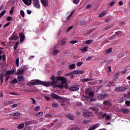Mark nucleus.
<instances>
[{"instance_id":"nucleus-16","label":"nucleus","mask_w":130,"mask_h":130,"mask_svg":"<svg viewBox=\"0 0 130 130\" xmlns=\"http://www.w3.org/2000/svg\"><path fill=\"white\" fill-rule=\"evenodd\" d=\"M114 91H117V92H124V88L120 87L116 88Z\"/></svg>"},{"instance_id":"nucleus-14","label":"nucleus","mask_w":130,"mask_h":130,"mask_svg":"<svg viewBox=\"0 0 130 130\" xmlns=\"http://www.w3.org/2000/svg\"><path fill=\"white\" fill-rule=\"evenodd\" d=\"M99 125H100V124L97 123V124L94 125L93 126L89 127L88 130L96 129V128H97V127H99Z\"/></svg>"},{"instance_id":"nucleus-57","label":"nucleus","mask_w":130,"mask_h":130,"mask_svg":"<svg viewBox=\"0 0 130 130\" xmlns=\"http://www.w3.org/2000/svg\"><path fill=\"white\" fill-rule=\"evenodd\" d=\"M18 106V104H14L13 105H12L11 108H15Z\"/></svg>"},{"instance_id":"nucleus-11","label":"nucleus","mask_w":130,"mask_h":130,"mask_svg":"<svg viewBox=\"0 0 130 130\" xmlns=\"http://www.w3.org/2000/svg\"><path fill=\"white\" fill-rule=\"evenodd\" d=\"M5 76L6 75L4 73L0 74L1 85H3V83H4V78H5Z\"/></svg>"},{"instance_id":"nucleus-51","label":"nucleus","mask_w":130,"mask_h":130,"mask_svg":"<svg viewBox=\"0 0 130 130\" xmlns=\"http://www.w3.org/2000/svg\"><path fill=\"white\" fill-rule=\"evenodd\" d=\"M6 78H5V82H8V81L9 80V79L10 78V76L9 75H6Z\"/></svg>"},{"instance_id":"nucleus-9","label":"nucleus","mask_w":130,"mask_h":130,"mask_svg":"<svg viewBox=\"0 0 130 130\" xmlns=\"http://www.w3.org/2000/svg\"><path fill=\"white\" fill-rule=\"evenodd\" d=\"M85 71L83 70H76L73 72L74 75H83Z\"/></svg>"},{"instance_id":"nucleus-44","label":"nucleus","mask_w":130,"mask_h":130,"mask_svg":"<svg viewBox=\"0 0 130 130\" xmlns=\"http://www.w3.org/2000/svg\"><path fill=\"white\" fill-rule=\"evenodd\" d=\"M125 104L126 106H130V101H125Z\"/></svg>"},{"instance_id":"nucleus-58","label":"nucleus","mask_w":130,"mask_h":130,"mask_svg":"<svg viewBox=\"0 0 130 130\" xmlns=\"http://www.w3.org/2000/svg\"><path fill=\"white\" fill-rule=\"evenodd\" d=\"M10 24H11L10 22H8L5 25H4L3 27L6 28V27H8V26H10Z\"/></svg>"},{"instance_id":"nucleus-26","label":"nucleus","mask_w":130,"mask_h":130,"mask_svg":"<svg viewBox=\"0 0 130 130\" xmlns=\"http://www.w3.org/2000/svg\"><path fill=\"white\" fill-rule=\"evenodd\" d=\"M24 126H25V124L22 123L20 124L18 126L17 128H18V129H22V128H24Z\"/></svg>"},{"instance_id":"nucleus-36","label":"nucleus","mask_w":130,"mask_h":130,"mask_svg":"<svg viewBox=\"0 0 130 130\" xmlns=\"http://www.w3.org/2000/svg\"><path fill=\"white\" fill-rule=\"evenodd\" d=\"M12 84H17L18 83V80L16 78H14L11 82Z\"/></svg>"},{"instance_id":"nucleus-20","label":"nucleus","mask_w":130,"mask_h":130,"mask_svg":"<svg viewBox=\"0 0 130 130\" xmlns=\"http://www.w3.org/2000/svg\"><path fill=\"white\" fill-rule=\"evenodd\" d=\"M79 87H72L69 88V91H79Z\"/></svg>"},{"instance_id":"nucleus-8","label":"nucleus","mask_w":130,"mask_h":130,"mask_svg":"<svg viewBox=\"0 0 130 130\" xmlns=\"http://www.w3.org/2000/svg\"><path fill=\"white\" fill-rule=\"evenodd\" d=\"M92 115H93V113L91 112L88 111L83 112V115L85 117H89L91 116Z\"/></svg>"},{"instance_id":"nucleus-45","label":"nucleus","mask_w":130,"mask_h":130,"mask_svg":"<svg viewBox=\"0 0 130 130\" xmlns=\"http://www.w3.org/2000/svg\"><path fill=\"white\" fill-rule=\"evenodd\" d=\"M20 15L23 17H25V12H24V11H23V10L20 11Z\"/></svg>"},{"instance_id":"nucleus-21","label":"nucleus","mask_w":130,"mask_h":130,"mask_svg":"<svg viewBox=\"0 0 130 130\" xmlns=\"http://www.w3.org/2000/svg\"><path fill=\"white\" fill-rule=\"evenodd\" d=\"M20 69H21L23 73H25V71H27V70H28V66H23L20 68Z\"/></svg>"},{"instance_id":"nucleus-6","label":"nucleus","mask_w":130,"mask_h":130,"mask_svg":"<svg viewBox=\"0 0 130 130\" xmlns=\"http://www.w3.org/2000/svg\"><path fill=\"white\" fill-rule=\"evenodd\" d=\"M108 95V94H98L97 98L98 99H99V100H103V99H105V98H106V97H107Z\"/></svg>"},{"instance_id":"nucleus-13","label":"nucleus","mask_w":130,"mask_h":130,"mask_svg":"<svg viewBox=\"0 0 130 130\" xmlns=\"http://www.w3.org/2000/svg\"><path fill=\"white\" fill-rule=\"evenodd\" d=\"M19 39V36L16 35H12L9 38V40H18Z\"/></svg>"},{"instance_id":"nucleus-59","label":"nucleus","mask_w":130,"mask_h":130,"mask_svg":"<svg viewBox=\"0 0 130 130\" xmlns=\"http://www.w3.org/2000/svg\"><path fill=\"white\" fill-rule=\"evenodd\" d=\"M66 84L64 85V86H63V88H64V89H66V90H68V89L69 88V85H68V84L66 83Z\"/></svg>"},{"instance_id":"nucleus-61","label":"nucleus","mask_w":130,"mask_h":130,"mask_svg":"<svg viewBox=\"0 0 130 130\" xmlns=\"http://www.w3.org/2000/svg\"><path fill=\"white\" fill-rule=\"evenodd\" d=\"M6 55L5 54H3L2 56V59L3 60H4V61H5V60H6Z\"/></svg>"},{"instance_id":"nucleus-32","label":"nucleus","mask_w":130,"mask_h":130,"mask_svg":"<svg viewBox=\"0 0 130 130\" xmlns=\"http://www.w3.org/2000/svg\"><path fill=\"white\" fill-rule=\"evenodd\" d=\"M67 117L69 119H71V120H74V116L72 115H68Z\"/></svg>"},{"instance_id":"nucleus-64","label":"nucleus","mask_w":130,"mask_h":130,"mask_svg":"<svg viewBox=\"0 0 130 130\" xmlns=\"http://www.w3.org/2000/svg\"><path fill=\"white\" fill-rule=\"evenodd\" d=\"M31 129V127L30 126H27L24 128V130H30Z\"/></svg>"},{"instance_id":"nucleus-40","label":"nucleus","mask_w":130,"mask_h":130,"mask_svg":"<svg viewBox=\"0 0 130 130\" xmlns=\"http://www.w3.org/2000/svg\"><path fill=\"white\" fill-rule=\"evenodd\" d=\"M43 115V113L42 112H40L37 113L36 116L40 117Z\"/></svg>"},{"instance_id":"nucleus-50","label":"nucleus","mask_w":130,"mask_h":130,"mask_svg":"<svg viewBox=\"0 0 130 130\" xmlns=\"http://www.w3.org/2000/svg\"><path fill=\"white\" fill-rule=\"evenodd\" d=\"M40 109V106H37L35 108V111H38Z\"/></svg>"},{"instance_id":"nucleus-48","label":"nucleus","mask_w":130,"mask_h":130,"mask_svg":"<svg viewBox=\"0 0 130 130\" xmlns=\"http://www.w3.org/2000/svg\"><path fill=\"white\" fill-rule=\"evenodd\" d=\"M124 56V53H120L119 54V58H121V57H123Z\"/></svg>"},{"instance_id":"nucleus-62","label":"nucleus","mask_w":130,"mask_h":130,"mask_svg":"<svg viewBox=\"0 0 130 130\" xmlns=\"http://www.w3.org/2000/svg\"><path fill=\"white\" fill-rule=\"evenodd\" d=\"M7 21H12V17L11 16L7 17Z\"/></svg>"},{"instance_id":"nucleus-5","label":"nucleus","mask_w":130,"mask_h":130,"mask_svg":"<svg viewBox=\"0 0 130 130\" xmlns=\"http://www.w3.org/2000/svg\"><path fill=\"white\" fill-rule=\"evenodd\" d=\"M51 96L53 99H55L56 100H61L62 99V97L54 93H51Z\"/></svg>"},{"instance_id":"nucleus-31","label":"nucleus","mask_w":130,"mask_h":130,"mask_svg":"<svg viewBox=\"0 0 130 130\" xmlns=\"http://www.w3.org/2000/svg\"><path fill=\"white\" fill-rule=\"evenodd\" d=\"M69 69H70V70H74V69H76V64L74 63L70 65Z\"/></svg>"},{"instance_id":"nucleus-52","label":"nucleus","mask_w":130,"mask_h":130,"mask_svg":"<svg viewBox=\"0 0 130 130\" xmlns=\"http://www.w3.org/2000/svg\"><path fill=\"white\" fill-rule=\"evenodd\" d=\"M83 62H78L77 63V67H81V66H82V64H83Z\"/></svg>"},{"instance_id":"nucleus-23","label":"nucleus","mask_w":130,"mask_h":130,"mask_svg":"<svg viewBox=\"0 0 130 130\" xmlns=\"http://www.w3.org/2000/svg\"><path fill=\"white\" fill-rule=\"evenodd\" d=\"M121 111L125 114H126V113H129V111H128L127 109L123 108L121 110Z\"/></svg>"},{"instance_id":"nucleus-53","label":"nucleus","mask_w":130,"mask_h":130,"mask_svg":"<svg viewBox=\"0 0 130 130\" xmlns=\"http://www.w3.org/2000/svg\"><path fill=\"white\" fill-rule=\"evenodd\" d=\"M57 87H58V88H60V89H63V85L62 84H59Z\"/></svg>"},{"instance_id":"nucleus-60","label":"nucleus","mask_w":130,"mask_h":130,"mask_svg":"<svg viewBox=\"0 0 130 130\" xmlns=\"http://www.w3.org/2000/svg\"><path fill=\"white\" fill-rule=\"evenodd\" d=\"M52 107H58V105L57 104H52Z\"/></svg>"},{"instance_id":"nucleus-19","label":"nucleus","mask_w":130,"mask_h":130,"mask_svg":"<svg viewBox=\"0 0 130 130\" xmlns=\"http://www.w3.org/2000/svg\"><path fill=\"white\" fill-rule=\"evenodd\" d=\"M59 51L58 49H54L52 51V53H53V56H56L57 54H58L59 53Z\"/></svg>"},{"instance_id":"nucleus-25","label":"nucleus","mask_w":130,"mask_h":130,"mask_svg":"<svg viewBox=\"0 0 130 130\" xmlns=\"http://www.w3.org/2000/svg\"><path fill=\"white\" fill-rule=\"evenodd\" d=\"M103 104L104 105L108 106L109 105H111V103H110L109 101H105L103 102Z\"/></svg>"},{"instance_id":"nucleus-1","label":"nucleus","mask_w":130,"mask_h":130,"mask_svg":"<svg viewBox=\"0 0 130 130\" xmlns=\"http://www.w3.org/2000/svg\"><path fill=\"white\" fill-rule=\"evenodd\" d=\"M53 82L47 83L44 81H41L39 80H37L34 82H29L27 83L28 86H34V85H42L43 86H50V84H53Z\"/></svg>"},{"instance_id":"nucleus-63","label":"nucleus","mask_w":130,"mask_h":130,"mask_svg":"<svg viewBox=\"0 0 130 130\" xmlns=\"http://www.w3.org/2000/svg\"><path fill=\"white\" fill-rule=\"evenodd\" d=\"M72 130H80V128L78 127H74L72 128Z\"/></svg>"},{"instance_id":"nucleus-35","label":"nucleus","mask_w":130,"mask_h":130,"mask_svg":"<svg viewBox=\"0 0 130 130\" xmlns=\"http://www.w3.org/2000/svg\"><path fill=\"white\" fill-rule=\"evenodd\" d=\"M80 1H81V0H73V3L75 5H78L79 4V3H80Z\"/></svg>"},{"instance_id":"nucleus-17","label":"nucleus","mask_w":130,"mask_h":130,"mask_svg":"<svg viewBox=\"0 0 130 130\" xmlns=\"http://www.w3.org/2000/svg\"><path fill=\"white\" fill-rule=\"evenodd\" d=\"M15 73V70H8L6 72V76H9V75H13Z\"/></svg>"},{"instance_id":"nucleus-38","label":"nucleus","mask_w":130,"mask_h":130,"mask_svg":"<svg viewBox=\"0 0 130 130\" xmlns=\"http://www.w3.org/2000/svg\"><path fill=\"white\" fill-rule=\"evenodd\" d=\"M115 38H116V36L115 35H114L110 37L109 40H113V39H115Z\"/></svg>"},{"instance_id":"nucleus-4","label":"nucleus","mask_w":130,"mask_h":130,"mask_svg":"<svg viewBox=\"0 0 130 130\" xmlns=\"http://www.w3.org/2000/svg\"><path fill=\"white\" fill-rule=\"evenodd\" d=\"M56 80L57 81H60L61 82V84H67V79H66V77L58 76L56 77Z\"/></svg>"},{"instance_id":"nucleus-10","label":"nucleus","mask_w":130,"mask_h":130,"mask_svg":"<svg viewBox=\"0 0 130 130\" xmlns=\"http://www.w3.org/2000/svg\"><path fill=\"white\" fill-rule=\"evenodd\" d=\"M23 3L26 5V6H31L32 4V0H22Z\"/></svg>"},{"instance_id":"nucleus-34","label":"nucleus","mask_w":130,"mask_h":130,"mask_svg":"<svg viewBox=\"0 0 130 130\" xmlns=\"http://www.w3.org/2000/svg\"><path fill=\"white\" fill-rule=\"evenodd\" d=\"M15 8L14 7H12L11 9V10H10L9 12V14L10 15H12L13 13H14V10Z\"/></svg>"},{"instance_id":"nucleus-28","label":"nucleus","mask_w":130,"mask_h":130,"mask_svg":"<svg viewBox=\"0 0 130 130\" xmlns=\"http://www.w3.org/2000/svg\"><path fill=\"white\" fill-rule=\"evenodd\" d=\"M24 74V72L20 69H19L17 72V75H23Z\"/></svg>"},{"instance_id":"nucleus-49","label":"nucleus","mask_w":130,"mask_h":130,"mask_svg":"<svg viewBox=\"0 0 130 130\" xmlns=\"http://www.w3.org/2000/svg\"><path fill=\"white\" fill-rule=\"evenodd\" d=\"M124 96L125 98H126L127 99H129L130 98V95L128 94H124Z\"/></svg>"},{"instance_id":"nucleus-30","label":"nucleus","mask_w":130,"mask_h":130,"mask_svg":"<svg viewBox=\"0 0 130 130\" xmlns=\"http://www.w3.org/2000/svg\"><path fill=\"white\" fill-rule=\"evenodd\" d=\"M111 52H112V48H109L105 51L106 54H109V53H111Z\"/></svg>"},{"instance_id":"nucleus-41","label":"nucleus","mask_w":130,"mask_h":130,"mask_svg":"<svg viewBox=\"0 0 130 130\" xmlns=\"http://www.w3.org/2000/svg\"><path fill=\"white\" fill-rule=\"evenodd\" d=\"M89 96H90V97H94V92H92V91H90L88 93Z\"/></svg>"},{"instance_id":"nucleus-24","label":"nucleus","mask_w":130,"mask_h":130,"mask_svg":"<svg viewBox=\"0 0 130 130\" xmlns=\"http://www.w3.org/2000/svg\"><path fill=\"white\" fill-rule=\"evenodd\" d=\"M25 79H24V77L23 76H18L17 77V81L19 82H23V81H24Z\"/></svg>"},{"instance_id":"nucleus-3","label":"nucleus","mask_w":130,"mask_h":130,"mask_svg":"<svg viewBox=\"0 0 130 130\" xmlns=\"http://www.w3.org/2000/svg\"><path fill=\"white\" fill-rule=\"evenodd\" d=\"M32 5L36 9L39 10L41 8L39 0H32Z\"/></svg>"},{"instance_id":"nucleus-2","label":"nucleus","mask_w":130,"mask_h":130,"mask_svg":"<svg viewBox=\"0 0 130 130\" xmlns=\"http://www.w3.org/2000/svg\"><path fill=\"white\" fill-rule=\"evenodd\" d=\"M50 79H51V80L52 81H51V82H46L45 81V82L46 83H52L53 82V83H50V85L49 86H45V87H50V86H53L54 85H55L56 83H57V80L56 79L55 80V76L54 75H52L50 77Z\"/></svg>"},{"instance_id":"nucleus-54","label":"nucleus","mask_w":130,"mask_h":130,"mask_svg":"<svg viewBox=\"0 0 130 130\" xmlns=\"http://www.w3.org/2000/svg\"><path fill=\"white\" fill-rule=\"evenodd\" d=\"M114 4H115V2L113 1L112 2H111L110 4H109V7H113V5H114Z\"/></svg>"},{"instance_id":"nucleus-12","label":"nucleus","mask_w":130,"mask_h":130,"mask_svg":"<svg viewBox=\"0 0 130 130\" xmlns=\"http://www.w3.org/2000/svg\"><path fill=\"white\" fill-rule=\"evenodd\" d=\"M41 3L43 7H47L48 6V0H41Z\"/></svg>"},{"instance_id":"nucleus-37","label":"nucleus","mask_w":130,"mask_h":130,"mask_svg":"<svg viewBox=\"0 0 130 130\" xmlns=\"http://www.w3.org/2000/svg\"><path fill=\"white\" fill-rule=\"evenodd\" d=\"M73 74H74L73 73V72H70V73H67V74H64V76L65 77H70V76H72V75H73Z\"/></svg>"},{"instance_id":"nucleus-39","label":"nucleus","mask_w":130,"mask_h":130,"mask_svg":"<svg viewBox=\"0 0 130 130\" xmlns=\"http://www.w3.org/2000/svg\"><path fill=\"white\" fill-rule=\"evenodd\" d=\"M90 120H84L83 123L84 124H87V123H90Z\"/></svg>"},{"instance_id":"nucleus-29","label":"nucleus","mask_w":130,"mask_h":130,"mask_svg":"<svg viewBox=\"0 0 130 130\" xmlns=\"http://www.w3.org/2000/svg\"><path fill=\"white\" fill-rule=\"evenodd\" d=\"M93 41L92 40H88L85 41V43L87 45L92 44L93 43Z\"/></svg>"},{"instance_id":"nucleus-55","label":"nucleus","mask_w":130,"mask_h":130,"mask_svg":"<svg viewBox=\"0 0 130 130\" xmlns=\"http://www.w3.org/2000/svg\"><path fill=\"white\" fill-rule=\"evenodd\" d=\"M16 66L17 67V68H19V58L16 59Z\"/></svg>"},{"instance_id":"nucleus-27","label":"nucleus","mask_w":130,"mask_h":130,"mask_svg":"<svg viewBox=\"0 0 130 130\" xmlns=\"http://www.w3.org/2000/svg\"><path fill=\"white\" fill-rule=\"evenodd\" d=\"M105 15H106V11H103L99 14V17L100 18H102L103 17H104Z\"/></svg>"},{"instance_id":"nucleus-33","label":"nucleus","mask_w":130,"mask_h":130,"mask_svg":"<svg viewBox=\"0 0 130 130\" xmlns=\"http://www.w3.org/2000/svg\"><path fill=\"white\" fill-rule=\"evenodd\" d=\"M81 51H82V52H85L86 51H88V47H85L81 49Z\"/></svg>"},{"instance_id":"nucleus-46","label":"nucleus","mask_w":130,"mask_h":130,"mask_svg":"<svg viewBox=\"0 0 130 130\" xmlns=\"http://www.w3.org/2000/svg\"><path fill=\"white\" fill-rule=\"evenodd\" d=\"M32 124V121H26L25 122V125H30Z\"/></svg>"},{"instance_id":"nucleus-15","label":"nucleus","mask_w":130,"mask_h":130,"mask_svg":"<svg viewBox=\"0 0 130 130\" xmlns=\"http://www.w3.org/2000/svg\"><path fill=\"white\" fill-rule=\"evenodd\" d=\"M81 82H90V81H94V79L92 78H83L80 80Z\"/></svg>"},{"instance_id":"nucleus-7","label":"nucleus","mask_w":130,"mask_h":130,"mask_svg":"<svg viewBox=\"0 0 130 130\" xmlns=\"http://www.w3.org/2000/svg\"><path fill=\"white\" fill-rule=\"evenodd\" d=\"M19 35L20 40V43H23V42L25 40V34H24V32H19Z\"/></svg>"},{"instance_id":"nucleus-18","label":"nucleus","mask_w":130,"mask_h":130,"mask_svg":"<svg viewBox=\"0 0 130 130\" xmlns=\"http://www.w3.org/2000/svg\"><path fill=\"white\" fill-rule=\"evenodd\" d=\"M66 41V39L62 40L59 42V44L61 45V46H64V45H66V43H67Z\"/></svg>"},{"instance_id":"nucleus-42","label":"nucleus","mask_w":130,"mask_h":130,"mask_svg":"<svg viewBox=\"0 0 130 130\" xmlns=\"http://www.w3.org/2000/svg\"><path fill=\"white\" fill-rule=\"evenodd\" d=\"M6 14V10H4L2 12L0 13V18H2L4 15Z\"/></svg>"},{"instance_id":"nucleus-47","label":"nucleus","mask_w":130,"mask_h":130,"mask_svg":"<svg viewBox=\"0 0 130 130\" xmlns=\"http://www.w3.org/2000/svg\"><path fill=\"white\" fill-rule=\"evenodd\" d=\"M70 44H76L78 43V41H72L70 42Z\"/></svg>"},{"instance_id":"nucleus-22","label":"nucleus","mask_w":130,"mask_h":130,"mask_svg":"<svg viewBox=\"0 0 130 130\" xmlns=\"http://www.w3.org/2000/svg\"><path fill=\"white\" fill-rule=\"evenodd\" d=\"M74 14H75V10L72 11L71 14L67 17V21H69L71 18H72V16H73Z\"/></svg>"},{"instance_id":"nucleus-43","label":"nucleus","mask_w":130,"mask_h":130,"mask_svg":"<svg viewBox=\"0 0 130 130\" xmlns=\"http://www.w3.org/2000/svg\"><path fill=\"white\" fill-rule=\"evenodd\" d=\"M121 34V31H117L115 32V35L117 36V37H119V35Z\"/></svg>"},{"instance_id":"nucleus-56","label":"nucleus","mask_w":130,"mask_h":130,"mask_svg":"<svg viewBox=\"0 0 130 130\" xmlns=\"http://www.w3.org/2000/svg\"><path fill=\"white\" fill-rule=\"evenodd\" d=\"M92 111H95V112H97L98 111V109L95 107H92Z\"/></svg>"}]
</instances>
